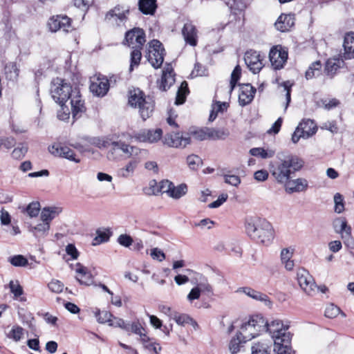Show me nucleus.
<instances>
[{
	"instance_id": "79ce46f5",
	"label": "nucleus",
	"mask_w": 354,
	"mask_h": 354,
	"mask_svg": "<svg viewBox=\"0 0 354 354\" xmlns=\"http://www.w3.org/2000/svg\"><path fill=\"white\" fill-rule=\"evenodd\" d=\"M187 192V187L185 184H180L178 186L173 185V187L171 188L169 196L174 199H179L185 196Z\"/></svg>"
},
{
	"instance_id": "603ef678",
	"label": "nucleus",
	"mask_w": 354,
	"mask_h": 354,
	"mask_svg": "<svg viewBox=\"0 0 354 354\" xmlns=\"http://www.w3.org/2000/svg\"><path fill=\"white\" fill-rule=\"evenodd\" d=\"M9 262L15 267H24L28 262L23 255H15L9 259Z\"/></svg>"
},
{
	"instance_id": "0e129e2a",
	"label": "nucleus",
	"mask_w": 354,
	"mask_h": 354,
	"mask_svg": "<svg viewBox=\"0 0 354 354\" xmlns=\"http://www.w3.org/2000/svg\"><path fill=\"white\" fill-rule=\"evenodd\" d=\"M268 348V346L264 344H254L252 347V354H270Z\"/></svg>"
},
{
	"instance_id": "2eb2a0df",
	"label": "nucleus",
	"mask_w": 354,
	"mask_h": 354,
	"mask_svg": "<svg viewBox=\"0 0 354 354\" xmlns=\"http://www.w3.org/2000/svg\"><path fill=\"white\" fill-rule=\"evenodd\" d=\"M125 41L132 48H142L146 41L145 32L139 28H133L127 32Z\"/></svg>"
},
{
	"instance_id": "c756f323",
	"label": "nucleus",
	"mask_w": 354,
	"mask_h": 354,
	"mask_svg": "<svg viewBox=\"0 0 354 354\" xmlns=\"http://www.w3.org/2000/svg\"><path fill=\"white\" fill-rule=\"evenodd\" d=\"M50 230V224L45 221H42L40 223L35 226H30L29 231L33 234L36 238L45 237L47 236Z\"/></svg>"
},
{
	"instance_id": "9d476101",
	"label": "nucleus",
	"mask_w": 354,
	"mask_h": 354,
	"mask_svg": "<svg viewBox=\"0 0 354 354\" xmlns=\"http://www.w3.org/2000/svg\"><path fill=\"white\" fill-rule=\"evenodd\" d=\"M316 132L315 124L313 120L308 119L299 123L292 136V141L297 143L300 138H308Z\"/></svg>"
},
{
	"instance_id": "dca6fc26",
	"label": "nucleus",
	"mask_w": 354,
	"mask_h": 354,
	"mask_svg": "<svg viewBox=\"0 0 354 354\" xmlns=\"http://www.w3.org/2000/svg\"><path fill=\"white\" fill-rule=\"evenodd\" d=\"M245 63L253 73H259L263 68V57L260 53L255 50H248L244 56Z\"/></svg>"
},
{
	"instance_id": "58836bf2",
	"label": "nucleus",
	"mask_w": 354,
	"mask_h": 354,
	"mask_svg": "<svg viewBox=\"0 0 354 354\" xmlns=\"http://www.w3.org/2000/svg\"><path fill=\"white\" fill-rule=\"evenodd\" d=\"M250 153L253 156L261 157L266 159L273 157L275 154V151L272 149L266 150L261 147H255L250 150Z\"/></svg>"
},
{
	"instance_id": "cd10ccee",
	"label": "nucleus",
	"mask_w": 354,
	"mask_h": 354,
	"mask_svg": "<svg viewBox=\"0 0 354 354\" xmlns=\"http://www.w3.org/2000/svg\"><path fill=\"white\" fill-rule=\"evenodd\" d=\"M344 49L343 57L345 59L354 58V32L346 35L344 41Z\"/></svg>"
},
{
	"instance_id": "1a4fd4ad",
	"label": "nucleus",
	"mask_w": 354,
	"mask_h": 354,
	"mask_svg": "<svg viewBox=\"0 0 354 354\" xmlns=\"http://www.w3.org/2000/svg\"><path fill=\"white\" fill-rule=\"evenodd\" d=\"M129 14L128 7L118 5L106 12L104 19L107 22L119 26L128 20Z\"/></svg>"
},
{
	"instance_id": "a19ab883",
	"label": "nucleus",
	"mask_w": 354,
	"mask_h": 354,
	"mask_svg": "<svg viewBox=\"0 0 354 354\" xmlns=\"http://www.w3.org/2000/svg\"><path fill=\"white\" fill-rule=\"evenodd\" d=\"M24 335V329L18 325H15L8 333L7 337L15 342H19L23 339Z\"/></svg>"
},
{
	"instance_id": "4c0bfd02",
	"label": "nucleus",
	"mask_w": 354,
	"mask_h": 354,
	"mask_svg": "<svg viewBox=\"0 0 354 354\" xmlns=\"http://www.w3.org/2000/svg\"><path fill=\"white\" fill-rule=\"evenodd\" d=\"M190 138L192 136L194 139L197 140H205L208 139L207 136V127L198 129V128H192L190 129L189 133H187Z\"/></svg>"
},
{
	"instance_id": "f704fd0d",
	"label": "nucleus",
	"mask_w": 354,
	"mask_h": 354,
	"mask_svg": "<svg viewBox=\"0 0 354 354\" xmlns=\"http://www.w3.org/2000/svg\"><path fill=\"white\" fill-rule=\"evenodd\" d=\"M143 344L145 348L147 349L149 351H153L156 354H158L159 352L162 350L161 346L158 343L153 341V339L149 338L147 335L142 336V340L140 341Z\"/></svg>"
},
{
	"instance_id": "7ed1b4c3",
	"label": "nucleus",
	"mask_w": 354,
	"mask_h": 354,
	"mask_svg": "<svg viewBox=\"0 0 354 354\" xmlns=\"http://www.w3.org/2000/svg\"><path fill=\"white\" fill-rule=\"evenodd\" d=\"M304 162L297 156L288 155L270 166V173L279 184L286 183L297 171L304 166Z\"/></svg>"
},
{
	"instance_id": "680f3d73",
	"label": "nucleus",
	"mask_w": 354,
	"mask_h": 354,
	"mask_svg": "<svg viewBox=\"0 0 354 354\" xmlns=\"http://www.w3.org/2000/svg\"><path fill=\"white\" fill-rule=\"evenodd\" d=\"M111 323L109 324L110 326H113L115 327H119L127 331H129L130 326L129 324H126L125 322L120 318L117 317H112Z\"/></svg>"
},
{
	"instance_id": "bf43d9fd",
	"label": "nucleus",
	"mask_w": 354,
	"mask_h": 354,
	"mask_svg": "<svg viewBox=\"0 0 354 354\" xmlns=\"http://www.w3.org/2000/svg\"><path fill=\"white\" fill-rule=\"evenodd\" d=\"M48 287L51 292L60 293L63 291L64 285L61 281L54 279L48 284Z\"/></svg>"
},
{
	"instance_id": "f8f14e48",
	"label": "nucleus",
	"mask_w": 354,
	"mask_h": 354,
	"mask_svg": "<svg viewBox=\"0 0 354 354\" xmlns=\"http://www.w3.org/2000/svg\"><path fill=\"white\" fill-rule=\"evenodd\" d=\"M48 151L54 156L64 158L76 163L80 162L73 149L61 143H54L49 146Z\"/></svg>"
},
{
	"instance_id": "f257e3e1",
	"label": "nucleus",
	"mask_w": 354,
	"mask_h": 354,
	"mask_svg": "<svg viewBox=\"0 0 354 354\" xmlns=\"http://www.w3.org/2000/svg\"><path fill=\"white\" fill-rule=\"evenodd\" d=\"M287 324L288 322L279 319L266 320L261 315H256L241 324L238 334L243 342H248L259 336L263 332H267L270 335V329L274 325V328L280 330Z\"/></svg>"
},
{
	"instance_id": "e2e57ef3",
	"label": "nucleus",
	"mask_w": 354,
	"mask_h": 354,
	"mask_svg": "<svg viewBox=\"0 0 354 354\" xmlns=\"http://www.w3.org/2000/svg\"><path fill=\"white\" fill-rule=\"evenodd\" d=\"M129 326H130L129 330H131L132 333H133L136 335H140V341L142 340V336H147V335L145 333H142V331L144 330V328H142V326L138 322H133L131 324H129Z\"/></svg>"
},
{
	"instance_id": "20e7f679",
	"label": "nucleus",
	"mask_w": 354,
	"mask_h": 354,
	"mask_svg": "<svg viewBox=\"0 0 354 354\" xmlns=\"http://www.w3.org/2000/svg\"><path fill=\"white\" fill-rule=\"evenodd\" d=\"M274 327L270 329L273 351L275 354H292L294 351L291 344L292 334L288 330L290 325L288 323L280 330Z\"/></svg>"
},
{
	"instance_id": "4be33fe9",
	"label": "nucleus",
	"mask_w": 354,
	"mask_h": 354,
	"mask_svg": "<svg viewBox=\"0 0 354 354\" xmlns=\"http://www.w3.org/2000/svg\"><path fill=\"white\" fill-rule=\"evenodd\" d=\"M70 98L73 116V118H79L86 109L79 91L75 89Z\"/></svg>"
},
{
	"instance_id": "0eeeda50",
	"label": "nucleus",
	"mask_w": 354,
	"mask_h": 354,
	"mask_svg": "<svg viewBox=\"0 0 354 354\" xmlns=\"http://www.w3.org/2000/svg\"><path fill=\"white\" fill-rule=\"evenodd\" d=\"M165 49L158 40H152L149 46L147 59L155 68H160L164 61Z\"/></svg>"
},
{
	"instance_id": "a211bd4d",
	"label": "nucleus",
	"mask_w": 354,
	"mask_h": 354,
	"mask_svg": "<svg viewBox=\"0 0 354 354\" xmlns=\"http://www.w3.org/2000/svg\"><path fill=\"white\" fill-rule=\"evenodd\" d=\"M182 35L186 44L196 46L198 44V30L192 22H187L184 24L182 30Z\"/></svg>"
},
{
	"instance_id": "c9c22d12",
	"label": "nucleus",
	"mask_w": 354,
	"mask_h": 354,
	"mask_svg": "<svg viewBox=\"0 0 354 354\" xmlns=\"http://www.w3.org/2000/svg\"><path fill=\"white\" fill-rule=\"evenodd\" d=\"M342 64H343L342 60H340L339 59L330 58L326 62L325 70L327 74L332 77L341 67Z\"/></svg>"
},
{
	"instance_id": "a18cd8bd",
	"label": "nucleus",
	"mask_w": 354,
	"mask_h": 354,
	"mask_svg": "<svg viewBox=\"0 0 354 354\" xmlns=\"http://www.w3.org/2000/svg\"><path fill=\"white\" fill-rule=\"evenodd\" d=\"M133 50L131 53V64L129 67V71H131L133 69L134 66H138L141 60L142 54L141 49L142 48H133Z\"/></svg>"
},
{
	"instance_id": "de8ad7c7",
	"label": "nucleus",
	"mask_w": 354,
	"mask_h": 354,
	"mask_svg": "<svg viewBox=\"0 0 354 354\" xmlns=\"http://www.w3.org/2000/svg\"><path fill=\"white\" fill-rule=\"evenodd\" d=\"M242 338L237 333L236 337L232 339L229 344V349L232 354H236L240 351V346L242 343H245Z\"/></svg>"
},
{
	"instance_id": "69168bd1",
	"label": "nucleus",
	"mask_w": 354,
	"mask_h": 354,
	"mask_svg": "<svg viewBox=\"0 0 354 354\" xmlns=\"http://www.w3.org/2000/svg\"><path fill=\"white\" fill-rule=\"evenodd\" d=\"M225 182L229 185L237 187L241 183L239 176L232 174H225L223 176Z\"/></svg>"
},
{
	"instance_id": "bb28decb",
	"label": "nucleus",
	"mask_w": 354,
	"mask_h": 354,
	"mask_svg": "<svg viewBox=\"0 0 354 354\" xmlns=\"http://www.w3.org/2000/svg\"><path fill=\"white\" fill-rule=\"evenodd\" d=\"M241 291L254 300L263 302L264 304L269 308L272 306V303L270 300L269 297L262 292H260L249 287L243 288H241Z\"/></svg>"
},
{
	"instance_id": "a878e982",
	"label": "nucleus",
	"mask_w": 354,
	"mask_h": 354,
	"mask_svg": "<svg viewBox=\"0 0 354 354\" xmlns=\"http://www.w3.org/2000/svg\"><path fill=\"white\" fill-rule=\"evenodd\" d=\"M75 272L77 273L76 279L80 284L89 286L93 283L91 273L88 268L80 263L76 265Z\"/></svg>"
},
{
	"instance_id": "7c9ffc66",
	"label": "nucleus",
	"mask_w": 354,
	"mask_h": 354,
	"mask_svg": "<svg viewBox=\"0 0 354 354\" xmlns=\"http://www.w3.org/2000/svg\"><path fill=\"white\" fill-rule=\"evenodd\" d=\"M138 7L144 15H153L157 8L156 0H140Z\"/></svg>"
},
{
	"instance_id": "f03ea898",
	"label": "nucleus",
	"mask_w": 354,
	"mask_h": 354,
	"mask_svg": "<svg viewBox=\"0 0 354 354\" xmlns=\"http://www.w3.org/2000/svg\"><path fill=\"white\" fill-rule=\"evenodd\" d=\"M246 234L257 243L265 245L271 244L274 237L272 224L261 218H249L245 220Z\"/></svg>"
},
{
	"instance_id": "f3484780",
	"label": "nucleus",
	"mask_w": 354,
	"mask_h": 354,
	"mask_svg": "<svg viewBox=\"0 0 354 354\" xmlns=\"http://www.w3.org/2000/svg\"><path fill=\"white\" fill-rule=\"evenodd\" d=\"M109 86L110 84L106 77L98 76L94 77L91 80L89 88L95 95L103 97L107 93Z\"/></svg>"
},
{
	"instance_id": "5701e85b",
	"label": "nucleus",
	"mask_w": 354,
	"mask_h": 354,
	"mask_svg": "<svg viewBox=\"0 0 354 354\" xmlns=\"http://www.w3.org/2000/svg\"><path fill=\"white\" fill-rule=\"evenodd\" d=\"M295 15L292 14H281L274 24L276 29L281 32L289 31L295 25Z\"/></svg>"
},
{
	"instance_id": "423d86ee",
	"label": "nucleus",
	"mask_w": 354,
	"mask_h": 354,
	"mask_svg": "<svg viewBox=\"0 0 354 354\" xmlns=\"http://www.w3.org/2000/svg\"><path fill=\"white\" fill-rule=\"evenodd\" d=\"M73 91L71 84L63 79L57 77L51 82L50 95L53 99L61 106L62 110L64 109V103L73 94Z\"/></svg>"
},
{
	"instance_id": "8fccbe9b",
	"label": "nucleus",
	"mask_w": 354,
	"mask_h": 354,
	"mask_svg": "<svg viewBox=\"0 0 354 354\" xmlns=\"http://www.w3.org/2000/svg\"><path fill=\"white\" fill-rule=\"evenodd\" d=\"M95 317L99 323L105 324L111 323L113 315L106 310L100 311L95 313Z\"/></svg>"
},
{
	"instance_id": "6e6d98bb",
	"label": "nucleus",
	"mask_w": 354,
	"mask_h": 354,
	"mask_svg": "<svg viewBox=\"0 0 354 354\" xmlns=\"http://www.w3.org/2000/svg\"><path fill=\"white\" fill-rule=\"evenodd\" d=\"M334 203L335 212L338 214L342 213L344 210V205L343 196L340 194H335L334 196Z\"/></svg>"
},
{
	"instance_id": "ea45409f",
	"label": "nucleus",
	"mask_w": 354,
	"mask_h": 354,
	"mask_svg": "<svg viewBox=\"0 0 354 354\" xmlns=\"http://www.w3.org/2000/svg\"><path fill=\"white\" fill-rule=\"evenodd\" d=\"M172 319H174L178 325L183 326L185 324L190 323L193 326H196L197 324L192 318L185 314H180L176 312L172 313Z\"/></svg>"
},
{
	"instance_id": "37998d69",
	"label": "nucleus",
	"mask_w": 354,
	"mask_h": 354,
	"mask_svg": "<svg viewBox=\"0 0 354 354\" xmlns=\"http://www.w3.org/2000/svg\"><path fill=\"white\" fill-rule=\"evenodd\" d=\"M188 87L187 83L184 81L181 83L180 86L179 87L176 98V104H182L185 102L186 99V95L188 93Z\"/></svg>"
},
{
	"instance_id": "052dcab7",
	"label": "nucleus",
	"mask_w": 354,
	"mask_h": 354,
	"mask_svg": "<svg viewBox=\"0 0 354 354\" xmlns=\"http://www.w3.org/2000/svg\"><path fill=\"white\" fill-rule=\"evenodd\" d=\"M93 3V0H73L74 6L84 12L87 11Z\"/></svg>"
},
{
	"instance_id": "9b49d317",
	"label": "nucleus",
	"mask_w": 354,
	"mask_h": 354,
	"mask_svg": "<svg viewBox=\"0 0 354 354\" xmlns=\"http://www.w3.org/2000/svg\"><path fill=\"white\" fill-rule=\"evenodd\" d=\"M163 143L169 147L185 148L191 143V138L187 133L173 132L164 137Z\"/></svg>"
},
{
	"instance_id": "e433bc0d",
	"label": "nucleus",
	"mask_w": 354,
	"mask_h": 354,
	"mask_svg": "<svg viewBox=\"0 0 354 354\" xmlns=\"http://www.w3.org/2000/svg\"><path fill=\"white\" fill-rule=\"evenodd\" d=\"M19 68L15 63L10 62L5 66V75L8 80H16L19 76Z\"/></svg>"
},
{
	"instance_id": "72a5a7b5",
	"label": "nucleus",
	"mask_w": 354,
	"mask_h": 354,
	"mask_svg": "<svg viewBox=\"0 0 354 354\" xmlns=\"http://www.w3.org/2000/svg\"><path fill=\"white\" fill-rule=\"evenodd\" d=\"M228 107V104L227 102H216L212 105V110L210 112L209 120L212 122L214 121L218 113H223L224 111H226Z\"/></svg>"
},
{
	"instance_id": "39448f33",
	"label": "nucleus",
	"mask_w": 354,
	"mask_h": 354,
	"mask_svg": "<svg viewBox=\"0 0 354 354\" xmlns=\"http://www.w3.org/2000/svg\"><path fill=\"white\" fill-rule=\"evenodd\" d=\"M128 102L131 106L139 109L144 120L149 118L153 111V102L150 100H146L144 93L139 88H133L129 91Z\"/></svg>"
},
{
	"instance_id": "6ab92c4d",
	"label": "nucleus",
	"mask_w": 354,
	"mask_h": 354,
	"mask_svg": "<svg viewBox=\"0 0 354 354\" xmlns=\"http://www.w3.org/2000/svg\"><path fill=\"white\" fill-rule=\"evenodd\" d=\"M284 187L285 191L288 194L295 192H302L308 188V181L301 178L296 179H289L286 183L282 184Z\"/></svg>"
},
{
	"instance_id": "09e8293b",
	"label": "nucleus",
	"mask_w": 354,
	"mask_h": 354,
	"mask_svg": "<svg viewBox=\"0 0 354 354\" xmlns=\"http://www.w3.org/2000/svg\"><path fill=\"white\" fill-rule=\"evenodd\" d=\"M175 82V78L174 75H162L161 81L159 85V88L162 91H167L170 86Z\"/></svg>"
},
{
	"instance_id": "5fc2aeb1",
	"label": "nucleus",
	"mask_w": 354,
	"mask_h": 354,
	"mask_svg": "<svg viewBox=\"0 0 354 354\" xmlns=\"http://www.w3.org/2000/svg\"><path fill=\"white\" fill-rule=\"evenodd\" d=\"M201 162V158L196 155L192 154L187 157V163L191 169H197Z\"/></svg>"
},
{
	"instance_id": "b1692460",
	"label": "nucleus",
	"mask_w": 354,
	"mask_h": 354,
	"mask_svg": "<svg viewBox=\"0 0 354 354\" xmlns=\"http://www.w3.org/2000/svg\"><path fill=\"white\" fill-rule=\"evenodd\" d=\"M139 162L138 159L133 158L117 170V176L122 178H128L133 176Z\"/></svg>"
},
{
	"instance_id": "c85d7f7f",
	"label": "nucleus",
	"mask_w": 354,
	"mask_h": 354,
	"mask_svg": "<svg viewBox=\"0 0 354 354\" xmlns=\"http://www.w3.org/2000/svg\"><path fill=\"white\" fill-rule=\"evenodd\" d=\"M62 208L59 207H45L41 212V219L50 224V221L59 214Z\"/></svg>"
},
{
	"instance_id": "774afa93",
	"label": "nucleus",
	"mask_w": 354,
	"mask_h": 354,
	"mask_svg": "<svg viewBox=\"0 0 354 354\" xmlns=\"http://www.w3.org/2000/svg\"><path fill=\"white\" fill-rule=\"evenodd\" d=\"M173 183L168 180H163L160 182L159 187L160 190L162 193H166L168 196L169 195L171 188L173 187Z\"/></svg>"
},
{
	"instance_id": "412c9836",
	"label": "nucleus",
	"mask_w": 354,
	"mask_h": 354,
	"mask_svg": "<svg viewBox=\"0 0 354 354\" xmlns=\"http://www.w3.org/2000/svg\"><path fill=\"white\" fill-rule=\"evenodd\" d=\"M111 150L113 152L121 151L128 157L137 156L142 152H146L145 150H141L136 147L131 146L122 141L113 142L112 143Z\"/></svg>"
},
{
	"instance_id": "338daca9",
	"label": "nucleus",
	"mask_w": 354,
	"mask_h": 354,
	"mask_svg": "<svg viewBox=\"0 0 354 354\" xmlns=\"http://www.w3.org/2000/svg\"><path fill=\"white\" fill-rule=\"evenodd\" d=\"M294 250L290 248H283L280 253V259L281 263L291 260L293 256Z\"/></svg>"
},
{
	"instance_id": "473e14b6",
	"label": "nucleus",
	"mask_w": 354,
	"mask_h": 354,
	"mask_svg": "<svg viewBox=\"0 0 354 354\" xmlns=\"http://www.w3.org/2000/svg\"><path fill=\"white\" fill-rule=\"evenodd\" d=\"M229 134V131L224 128L216 129L207 127V136L209 140H224Z\"/></svg>"
},
{
	"instance_id": "4468645a",
	"label": "nucleus",
	"mask_w": 354,
	"mask_h": 354,
	"mask_svg": "<svg viewBox=\"0 0 354 354\" xmlns=\"http://www.w3.org/2000/svg\"><path fill=\"white\" fill-rule=\"evenodd\" d=\"M48 25L51 32L62 30L68 32L73 29L71 25V19L66 15H57L51 17Z\"/></svg>"
},
{
	"instance_id": "2f4dec72",
	"label": "nucleus",
	"mask_w": 354,
	"mask_h": 354,
	"mask_svg": "<svg viewBox=\"0 0 354 354\" xmlns=\"http://www.w3.org/2000/svg\"><path fill=\"white\" fill-rule=\"evenodd\" d=\"M10 292L13 295V299L21 301H26L25 298L21 297L24 295V289L18 280H11L8 283Z\"/></svg>"
},
{
	"instance_id": "864d4df0",
	"label": "nucleus",
	"mask_w": 354,
	"mask_h": 354,
	"mask_svg": "<svg viewBox=\"0 0 354 354\" xmlns=\"http://www.w3.org/2000/svg\"><path fill=\"white\" fill-rule=\"evenodd\" d=\"M27 151L28 147L21 144L12 151L11 155L14 159L20 160L25 156Z\"/></svg>"
},
{
	"instance_id": "13d9d810",
	"label": "nucleus",
	"mask_w": 354,
	"mask_h": 354,
	"mask_svg": "<svg viewBox=\"0 0 354 354\" xmlns=\"http://www.w3.org/2000/svg\"><path fill=\"white\" fill-rule=\"evenodd\" d=\"M148 133V137L150 138V140H149V143L157 142L162 136V131L161 129H149Z\"/></svg>"
},
{
	"instance_id": "49530a36",
	"label": "nucleus",
	"mask_w": 354,
	"mask_h": 354,
	"mask_svg": "<svg viewBox=\"0 0 354 354\" xmlns=\"http://www.w3.org/2000/svg\"><path fill=\"white\" fill-rule=\"evenodd\" d=\"M339 313L343 317H346V315L341 311L340 308L333 304H328L325 310L326 317L331 319L336 317Z\"/></svg>"
},
{
	"instance_id": "6e6552de",
	"label": "nucleus",
	"mask_w": 354,
	"mask_h": 354,
	"mask_svg": "<svg viewBox=\"0 0 354 354\" xmlns=\"http://www.w3.org/2000/svg\"><path fill=\"white\" fill-rule=\"evenodd\" d=\"M297 281L303 291L309 296L317 292V285L313 277L305 269H299L297 272Z\"/></svg>"
},
{
	"instance_id": "393cba45",
	"label": "nucleus",
	"mask_w": 354,
	"mask_h": 354,
	"mask_svg": "<svg viewBox=\"0 0 354 354\" xmlns=\"http://www.w3.org/2000/svg\"><path fill=\"white\" fill-rule=\"evenodd\" d=\"M333 225L335 232L341 234L342 239H346L351 236V227L347 225L345 218H337L333 221Z\"/></svg>"
},
{
	"instance_id": "4d7b16f0",
	"label": "nucleus",
	"mask_w": 354,
	"mask_h": 354,
	"mask_svg": "<svg viewBox=\"0 0 354 354\" xmlns=\"http://www.w3.org/2000/svg\"><path fill=\"white\" fill-rule=\"evenodd\" d=\"M241 73V67L237 65L234 69L233 70L232 74H231V80H230V91H232L234 88L235 87L238 80L240 78Z\"/></svg>"
},
{
	"instance_id": "c03bdc74",
	"label": "nucleus",
	"mask_w": 354,
	"mask_h": 354,
	"mask_svg": "<svg viewBox=\"0 0 354 354\" xmlns=\"http://www.w3.org/2000/svg\"><path fill=\"white\" fill-rule=\"evenodd\" d=\"M322 64L319 61L313 62L306 72V77L307 80L319 75L321 73Z\"/></svg>"
},
{
	"instance_id": "aec40b11",
	"label": "nucleus",
	"mask_w": 354,
	"mask_h": 354,
	"mask_svg": "<svg viewBox=\"0 0 354 354\" xmlns=\"http://www.w3.org/2000/svg\"><path fill=\"white\" fill-rule=\"evenodd\" d=\"M255 92V88H254L251 84H241L240 86L239 94V104L242 106L249 104L253 100Z\"/></svg>"
},
{
	"instance_id": "ddd939ff",
	"label": "nucleus",
	"mask_w": 354,
	"mask_h": 354,
	"mask_svg": "<svg viewBox=\"0 0 354 354\" xmlns=\"http://www.w3.org/2000/svg\"><path fill=\"white\" fill-rule=\"evenodd\" d=\"M269 58L272 66L275 70L283 67L288 59V51L281 46H276L270 49Z\"/></svg>"
},
{
	"instance_id": "3c124183",
	"label": "nucleus",
	"mask_w": 354,
	"mask_h": 354,
	"mask_svg": "<svg viewBox=\"0 0 354 354\" xmlns=\"http://www.w3.org/2000/svg\"><path fill=\"white\" fill-rule=\"evenodd\" d=\"M97 236L95 237L93 241V245H96L102 243H104L109 241V232L106 230H97Z\"/></svg>"
}]
</instances>
